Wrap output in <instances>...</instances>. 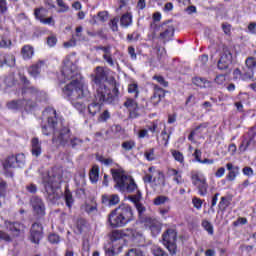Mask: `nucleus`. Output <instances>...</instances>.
<instances>
[{
    "label": "nucleus",
    "mask_w": 256,
    "mask_h": 256,
    "mask_svg": "<svg viewBox=\"0 0 256 256\" xmlns=\"http://www.w3.org/2000/svg\"><path fill=\"white\" fill-rule=\"evenodd\" d=\"M44 115L48 116L46 122L42 123L43 135L49 136L53 134L52 143L58 147H72V149H81L83 140L71 136V130L63 126V122L57 118V111L48 108L44 111Z\"/></svg>",
    "instance_id": "obj_1"
},
{
    "label": "nucleus",
    "mask_w": 256,
    "mask_h": 256,
    "mask_svg": "<svg viewBox=\"0 0 256 256\" xmlns=\"http://www.w3.org/2000/svg\"><path fill=\"white\" fill-rule=\"evenodd\" d=\"M58 80L60 83L71 81L62 89L63 95L68 97V99H83V97H86V99L91 98V92L89 91L87 84H85L83 76L79 73L77 65L73 64L71 60H64V66L62 67L61 74L58 76Z\"/></svg>",
    "instance_id": "obj_2"
},
{
    "label": "nucleus",
    "mask_w": 256,
    "mask_h": 256,
    "mask_svg": "<svg viewBox=\"0 0 256 256\" xmlns=\"http://www.w3.org/2000/svg\"><path fill=\"white\" fill-rule=\"evenodd\" d=\"M92 87H96V99L117 103L119 101V84L115 78H109V69L97 66L90 75Z\"/></svg>",
    "instance_id": "obj_3"
},
{
    "label": "nucleus",
    "mask_w": 256,
    "mask_h": 256,
    "mask_svg": "<svg viewBox=\"0 0 256 256\" xmlns=\"http://www.w3.org/2000/svg\"><path fill=\"white\" fill-rule=\"evenodd\" d=\"M110 171L114 179V187L117 189V191H120V193H135L136 191V194L128 196V199L134 203L138 211L140 223H143V220L145 219H149L150 217L145 215L147 208L141 204L142 194L137 188V183H135V180L131 176L127 175L123 168H112Z\"/></svg>",
    "instance_id": "obj_4"
},
{
    "label": "nucleus",
    "mask_w": 256,
    "mask_h": 256,
    "mask_svg": "<svg viewBox=\"0 0 256 256\" xmlns=\"http://www.w3.org/2000/svg\"><path fill=\"white\" fill-rule=\"evenodd\" d=\"M60 183L61 179L59 176L47 174L43 177V185L46 191V197L48 201H51V203H55V201L59 199V193H57V189H59Z\"/></svg>",
    "instance_id": "obj_5"
},
{
    "label": "nucleus",
    "mask_w": 256,
    "mask_h": 256,
    "mask_svg": "<svg viewBox=\"0 0 256 256\" xmlns=\"http://www.w3.org/2000/svg\"><path fill=\"white\" fill-rule=\"evenodd\" d=\"M162 241L170 255H177V231L175 229L168 228L162 235Z\"/></svg>",
    "instance_id": "obj_6"
},
{
    "label": "nucleus",
    "mask_w": 256,
    "mask_h": 256,
    "mask_svg": "<svg viewBox=\"0 0 256 256\" xmlns=\"http://www.w3.org/2000/svg\"><path fill=\"white\" fill-rule=\"evenodd\" d=\"M3 167L5 171H9V169H22V167H25V154L19 153L8 156Z\"/></svg>",
    "instance_id": "obj_7"
},
{
    "label": "nucleus",
    "mask_w": 256,
    "mask_h": 256,
    "mask_svg": "<svg viewBox=\"0 0 256 256\" xmlns=\"http://www.w3.org/2000/svg\"><path fill=\"white\" fill-rule=\"evenodd\" d=\"M30 205L32 207V213L35 219H43V217L46 215V207L43 199L39 198L38 196H33L30 199Z\"/></svg>",
    "instance_id": "obj_8"
},
{
    "label": "nucleus",
    "mask_w": 256,
    "mask_h": 256,
    "mask_svg": "<svg viewBox=\"0 0 256 256\" xmlns=\"http://www.w3.org/2000/svg\"><path fill=\"white\" fill-rule=\"evenodd\" d=\"M233 63V54L231 49L227 46H223L220 59L218 61L217 67L220 71H229V66Z\"/></svg>",
    "instance_id": "obj_9"
},
{
    "label": "nucleus",
    "mask_w": 256,
    "mask_h": 256,
    "mask_svg": "<svg viewBox=\"0 0 256 256\" xmlns=\"http://www.w3.org/2000/svg\"><path fill=\"white\" fill-rule=\"evenodd\" d=\"M192 184L197 187L199 195L205 197L207 195V190L209 189V184H207V179L199 173L192 174L191 176Z\"/></svg>",
    "instance_id": "obj_10"
},
{
    "label": "nucleus",
    "mask_w": 256,
    "mask_h": 256,
    "mask_svg": "<svg viewBox=\"0 0 256 256\" xmlns=\"http://www.w3.org/2000/svg\"><path fill=\"white\" fill-rule=\"evenodd\" d=\"M43 237V224L37 222L33 223L30 228V235L28 237L29 241H31V243H34V245H39Z\"/></svg>",
    "instance_id": "obj_11"
},
{
    "label": "nucleus",
    "mask_w": 256,
    "mask_h": 256,
    "mask_svg": "<svg viewBox=\"0 0 256 256\" xmlns=\"http://www.w3.org/2000/svg\"><path fill=\"white\" fill-rule=\"evenodd\" d=\"M107 223L108 225H110V227H112V229L125 227V225H127L125 223V220L121 217V215L117 211V208H115L108 214Z\"/></svg>",
    "instance_id": "obj_12"
},
{
    "label": "nucleus",
    "mask_w": 256,
    "mask_h": 256,
    "mask_svg": "<svg viewBox=\"0 0 256 256\" xmlns=\"http://www.w3.org/2000/svg\"><path fill=\"white\" fill-rule=\"evenodd\" d=\"M104 103H108L109 105H113L116 102H108L107 100H98L97 92L94 94V100L92 103L88 105V113L91 117H95L97 113H101V107Z\"/></svg>",
    "instance_id": "obj_13"
},
{
    "label": "nucleus",
    "mask_w": 256,
    "mask_h": 256,
    "mask_svg": "<svg viewBox=\"0 0 256 256\" xmlns=\"http://www.w3.org/2000/svg\"><path fill=\"white\" fill-rule=\"evenodd\" d=\"M117 212L120 214V217H122V220H124L125 224L131 223L133 221V208L127 204L119 205L116 208Z\"/></svg>",
    "instance_id": "obj_14"
},
{
    "label": "nucleus",
    "mask_w": 256,
    "mask_h": 256,
    "mask_svg": "<svg viewBox=\"0 0 256 256\" xmlns=\"http://www.w3.org/2000/svg\"><path fill=\"white\" fill-rule=\"evenodd\" d=\"M5 226L14 237H21V235H23L25 232V225H23L21 222L5 221Z\"/></svg>",
    "instance_id": "obj_15"
},
{
    "label": "nucleus",
    "mask_w": 256,
    "mask_h": 256,
    "mask_svg": "<svg viewBox=\"0 0 256 256\" xmlns=\"http://www.w3.org/2000/svg\"><path fill=\"white\" fill-rule=\"evenodd\" d=\"M142 223H144L146 227H149L153 237H157V235L161 233L162 224L159 220L150 217L144 219Z\"/></svg>",
    "instance_id": "obj_16"
},
{
    "label": "nucleus",
    "mask_w": 256,
    "mask_h": 256,
    "mask_svg": "<svg viewBox=\"0 0 256 256\" xmlns=\"http://www.w3.org/2000/svg\"><path fill=\"white\" fill-rule=\"evenodd\" d=\"M124 107H127L130 119H137V117H139V109H141V107L139 106V104H137V101H135V99L128 98L124 102Z\"/></svg>",
    "instance_id": "obj_17"
},
{
    "label": "nucleus",
    "mask_w": 256,
    "mask_h": 256,
    "mask_svg": "<svg viewBox=\"0 0 256 256\" xmlns=\"http://www.w3.org/2000/svg\"><path fill=\"white\" fill-rule=\"evenodd\" d=\"M168 23H171V20L163 22L161 25L164 31L160 33V39H163L164 43L167 41H171V39H173L175 35V27H173V25L167 26Z\"/></svg>",
    "instance_id": "obj_18"
},
{
    "label": "nucleus",
    "mask_w": 256,
    "mask_h": 256,
    "mask_svg": "<svg viewBox=\"0 0 256 256\" xmlns=\"http://www.w3.org/2000/svg\"><path fill=\"white\" fill-rule=\"evenodd\" d=\"M120 199L119 195L111 194V195H102V203L103 205H107L108 207H113V205H118Z\"/></svg>",
    "instance_id": "obj_19"
},
{
    "label": "nucleus",
    "mask_w": 256,
    "mask_h": 256,
    "mask_svg": "<svg viewBox=\"0 0 256 256\" xmlns=\"http://www.w3.org/2000/svg\"><path fill=\"white\" fill-rule=\"evenodd\" d=\"M6 107L11 111H21V109L25 108V100L24 98L18 100H11L7 102Z\"/></svg>",
    "instance_id": "obj_20"
},
{
    "label": "nucleus",
    "mask_w": 256,
    "mask_h": 256,
    "mask_svg": "<svg viewBox=\"0 0 256 256\" xmlns=\"http://www.w3.org/2000/svg\"><path fill=\"white\" fill-rule=\"evenodd\" d=\"M41 11H43V8H36L34 10V16L36 17V19L44 25H55V20H53V17L43 18V16L41 15Z\"/></svg>",
    "instance_id": "obj_21"
},
{
    "label": "nucleus",
    "mask_w": 256,
    "mask_h": 256,
    "mask_svg": "<svg viewBox=\"0 0 256 256\" xmlns=\"http://www.w3.org/2000/svg\"><path fill=\"white\" fill-rule=\"evenodd\" d=\"M245 63L250 72L246 73L243 79H253V68L256 67V58L249 57L246 59Z\"/></svg>",
    "instance_id": "obj_22"
},
{
    "label": "nucleus",
    "mask_w": 256,
    "mask_h": 256,
    "mask_svg": "<svg viewBox=\"0 0 256 256\" xmlns=\"http://www.w3.org/2000/svg\"><path fill=\"white\" fill-rule=\"evenodd\" d=\"M256 133H255V127L250 128V131L248 132L249 139H244L240 145V149L242 151H247V147L253 143V140L255 139Z\"/></svg>",
    "instance_id": "obj_23"
},
{
    "label": "nucleus",
    "mask_w": 256,
    "mask_h": 256,
    "mask_svg": "<svg viewBox=\"0 0 256 256\" xmlns=\"http://www.w3.org/2000/svg\"><path fill=\"white\" fill-rule=\"evenodd\" d=\"M27 95H29L30 97H37V95H39V90H37V88L33 86L31 87L24 86L22 88V96L24 101H26L28 97Z\"/></svg>",
    "instance_id": "obj_24"
},
{
    "label": "nucleus",
    "mask_w": 256,
    "mask_h": 256,
    "mask_svg": "<svg viewBox=\"0 0 256 256\" xmlns=\"http://www.w3.org/2000/svg\"><path fill=\"white\" fill-rule=\"evenodd\" d=\"M45 65L44 61H39L38 63L32 65L29 70L28 73L31 75V77H39V74L41 73V67H43Z\"/></svg>",
    "instance_id": "obj_25"
},
{
    "label": "nucleus",
    "mask_w": 256,
    "mask_h": 256,
    "mask_svg": "<svg viewBox=\"0 0 256 256\" xmlns=\"http://www.w3.org/2000/svg\"><path fill=\"white\" fill-rule=\"evenodd\" d=\"M35 54V50L33 49V46L31 45H25L21 49V55L23 59H31L33 55Z\"/></svg>",
    "instance_id": "obj_26"
},
{
    "label": "nucleus",
    "mask_w": 256,
    "mask_h": 256,
    "mask_svg": "<svg viewBox=\"0 0 256 256\" xmlns=\"http://www.w3.org/2000/svg\"><path fill=\"white\" fill-rule=\"evenodd\" d=\"M32 155L34 157H39L41 155V142H39V138H33L32 141Z\"/></svg>",
    "instance_id": "obj_27"
},
{
    "label": "nucleus",
    "mask_w": 256,
    "mask_h": 256,
    "mask_svg": "<svg viewBox=\"0 0 256 256\" xmlns=\"http://www.w3.org/2000/svg\"><path fill=\"white\" fill-rule=\"evenodd\" d=\"M193 83L194 85H196V87H201V88L211 87V82L201 77L193 78Z\"/></svg>",
    "instance_id": "obj_28"
},
{
    "label": "nucleus",
    "mask_w": 256,
    "mask_h": 256,
    "mask_svg": "<svg viewBox=\"0 0 256 256\" xmlns=\"http://www.w3.org/2000/svg\"><path fill=\"white\" fill-rule=\"evenodd\" d=\"M87 229V220L80 218L77 220L76 222V233L78 235H81V233H83V231H85Z\"/></svg>",
    "instance_id": "obj_29"
},
{
    "label": "nucleus",
    "mask_w": 256,
    "mask_h": 256,
    "mask_svg": "<svg viewBox=\"0 0 256 256\" xmlns=\"http://www.w3.org/2000/svg\"><path fill=\"white\" fill-rule=\"evenodd\" d=\"M91 183H97L99 181V166L94 165L90 171Z\"/></svg>",
    "instance_id": "obj_30"
},
{
    "label": "nucleus",
    "mask_w": 256,
    "mask_h": 256,
    "mask_svg": "<svg viewBox=\"0 0 256 256\" xmlns=\"http://www.w3.org/2000/svg\"><path fill=\"white\" fill-rule=\"evenodd\" d=\"M108 237L111 243H114V241H119L120 239H123V233L121 232V230H114L108 234Z\"/></svg>",
    "instance_id": "obj_31"
},
{
    "label": "nucleus",
    "mask_w": 256,
    "mask_h": 256,
    "mask_svg": "<svg viewBox=\"0 0 256 256\" xmlns=\"http://www.w3.org/2000/svg\"><path fill=\"white\" fill-rule=\"evenodd\" d=\"M125 235L127 237H131L132 239H139V237H143V234L141 232H137V230L132 228H127L125 230Z\"/></svg>",
    "instance_id": "obj_32"
},
{
    "label": "nucleus",
    "mask_w": 256,
    "mask_h": 256,
    "mask_svg": "<svg viewBox=\"0 0 256 256\" xmlns=\"http://www.w3.org/2000/svg\"><path fill=\"white\" fill-rule=\"evenodd\" d=\"M64 199H65L66 206H68V208L71 209L74 203L73 194H71V191L69 190L65 191Z\"/></svg>",
    "instance_id": "obj_33"
},
{
    "label": "nucleus",
    "mask_w": 256,
    "mask_h": 256,
    "mask_svg": "<svg viewBox=\"0 0 256 256\" xmlns=\"http://www.w3.org/2000/svg\"><path fill=\"white\" fill-rule=\"evenodd\" d=\"M125 256H145V252L141 248H131Z\"/></svg>",
    "instance_id": "obj_34"
},
{
    "label": "nucleus",
    "mask_w": 256,
    "mask_h": 256,
    "mask_svg": "<svg viewBox=\"0 0 256 256\" xmlns=\"http://www.w3.org/2000/svg\"><path fill=\"white\" fill-rule=\"evenodd\" d=\"M120 24L122 27H129L131 25V15H122V17L120 18Z\"/></svg>",
    "instance_id": "obj_35"
},
{
    "label": "nucleus",
    "mask_w": 256,
    "mask_h": 256,
    "mask_svg": "<svg viewBox=\"0 0 256 256\" xmlns=\"http://www.w3.org/2000/svg\"><path fill=\"white\" fill-rule=\"evenodd\" d=\"M104 251L106 253V256H115V247H113V244L111 242H108L104 246Z\"/></svg>",
    "instance_id": "obj_36"
},
{
    "label": "nucleus",
    "mask_w": 256,
    "mask_h": 256,
    "mask_svg": "<svg viewBox=\"0 0 256 256\" xmlns=\"http://www.w3.org/2000/svg\"><path fill=\"white\" fill-rule=\"evenodd\" d=\"M122 149H124V151H133V149H135V141L128 140L123 142Z\"/></svg>",
    "instance_id": "obj_37"
},
{
    "label": "nucleus",
    "mask_w": 256,
    "mask_h": 256,
    "mask_svg": "<svg viewBox=\"0 0 256 256\" xmlns=\"http://www.w3.org/2000/svg\"><path fill=\"white\" fill-rule=\"evenodd\" d=\"M167 201H169V197L160 195L154 199L153 203L154 205L159 206V205H165Z\"/></svg>",
    "instance_id": "obj_38"
},
{
    "label": "nucleus",
    "mask_w": 256,
    "mask_h": 256,
    "mask_svg": "<svg viewBox=\"0 0 256 256\" xmlns=\"http://www.w3.org/2000/svg\"><path fill=\"white\" fill-rule=\"evenodd\" d=\"M239 173V166H235L233 170H230L226 176L228 181H235L237 174Z\"/></svg>",
    "instance_id": "obj_39"
},
{
    "label": "nucleus",
    "mask_w": 256,
    "mask_h": 256,
    "mask_svg": "<svg viewBox=\"0 0 256 256\" xmlns=\"http://www.w3.org/2000/svg\"><path fill=\"white\" fill-rule=\"evenodd\" d=\"M154 81H157L162 87H169V82L165 80V78L161 75H154L153 76Z\"/></svg>",
    "instance_id": "obj_40"
},
{
    "label": "nucleus",
    "mask_w": 256,
    "mask_h": 256,
    "mask_svg": "<svg viewBox=\"0 0 256 256\" xmlns=\"http://www.w3.org/2000/svg\"><path fill=\"white\" fill-rule=\"evenodd\" d=\"M128 93H134L135 99L139 97V86L137 84H129Z\"/></svg>",
    "instance_id": "obj_41"
},
{
    "label": "nucleus",
    "mask_w": 256,
    "mask_h": 256,
    "mask_svg": "<svg viewBox=\"0 0 256 256\" xmlns=\"http://www.w3.org/2000/svg\"><path fill=\"white\" fill-rule=\"evenodd\" d=\"M202 227L209 233V235H213V224H211V222L207 220L202 221Z\"/></svg>",
    "instance_id": "obj_42"
},
{
    "label": "nucleus",
    "mask_w": 256,
    "mask_h": 256,
    "mask_svg": "<svg viewBox=\"0 0 256 256\" xmlns=\"http://www.w3.org/2000/svg\"><path fill=\"white\" fill-rule=\"evenodd\" d=\"M72 105L80 113H83V111H85V104L81 101H75V99H72Z\"/></svg>",
    "instance_id": "obj_43"
},
{
    "label": "nucleus",
    "mask_w": 256,
    "mask_h": 256,
    "mask_svg": "<svg viewBox=\"0 0 256 256\" xmlns=\"http://www.w3.org/2000/svg\"><path fill=\"white\" fill-rule=\"evenodd\" d=\"M229 204H230L229 200L227 199V197L224 196V197H221L218 207L222 211H225V209L229 207Z\"/></svg>",
    "instance_id": "obj_44"
},
{
    "label": "nucleus",
    "mask_w": 256,
    "mask_h": 256,
    "mask_svg": "<svg viewBox=\"0 0 256 256\" xmlns=\"http://www.w3.org/2000/svg\"><path fill=\"white\" fill-rule=\"evenodd\" d=\"M96 159H97V161H99L100 163H103L106 166L112 165V163H113V159L105 158V157L100 156V155H97Z\"/></svg>",
    "instance_id": "obj_45"
},
{
    "label": "nucleus",
    "mask_w": 256,
    "mask_h": 256,
    "mask_svg": "<svg viewBox=\"0 0 256 256\" xmlns=\"http://www.w3.org/2000/svg\"><path fill=\"white\" fill-rule=\"evenodd\" d=\"M152 251L154 256H169V254L161 247H155Z\"/></svg>",
    "instance_id": "obj_46"
},
{
    "label": "nucleus",
    "mask_w": 256,
    "mask_h": 256,
    "mask_svg": "<svg viewBox=\"0 0 256 256\" xmlns=\"http://www.w3.org/2000/svg\"><path fill=\"white\" fill-rule=\"evenodd\" d=\"M172 156L174 157L175 161H178L179 163H183L184 157L183 153L177 150H172Z\"/></svg>",
    "instance_id": "obj_47"
},
{
    "label": "nucleus",
    "mask_w": 256,
    "mask_h": 256,
    "mask_svg": "<svg viewBox=\"0 0 256 256\" xmlns=\"http://www.w3.org/2000/svg\"><path fill=\"white\" fill-rule=\"evenodd\" d=\"M108 119H111V113H109V110H104L102 114H100L98 121L105 122Z\"/></svg>",
    "instance_id": "obj_48"
},
{
    "label": "nucleus",
    "mask_w": 256,
    "mask_h": 256,
    "mask_svg": "<svg viewBox=\"0 0 256 256\" xmlns=\"http://www.w3.org/2000/svg\"><path fill=\"white\" fill-rule=\"evenodd\" d=\"M171 173L174 176L173 181H176L178 185H181V183H183V179L181 178V175H179V172L175 169H172Z\"/></svg>",
    "instance_id": "obj_49"
},
{
    "label": "nucleus",
    "mask_w": 256,
    "mask_h": 256,
    "mask_svg": "<svg viewBox=\"0 0 256 256\" xmlns=\"http://www.w3.org/2000/svg\"><path fill=\"white\" fill-rule=\"evenodd\" d=\"M147 129L151 133H159V125L157 124V121H154L151 123V125H148Z\"/></svg>",
    "instance_id": "obj_50"
},
{
    "label": "nucleus",
    "mask_w": 256,
    "mask_h": 256,
    "mask_svg": "<svg viewBox=\"0 0 256 256\" xmlns=\"http://www.w3.org/2000/svg\"><path fill=\"white\" fill-rule=\"evenodd\" d=\"M48 241L52 244H57L59 243V241H61V238L59 237V235L53 233L48 236Z\"/></svg>",
    "instance_id": "obj_51"
},
{
    "label": "nucleus",
    "mask_w": 256,
    "mask_h": 256,
    "mask_svg": "<svg viewBox=\"0 0 256 256\" xmlns=\"http://www.w3.org/2000/svg\"><path fill=\"white\" fill-rule=\"evenodd\" d=\"M151 103L154 105H159V103H161V98H159V92H157V90H154V94L151 97Z\"/></svg>",
    "instance_id": "obj_52"
},
{
    "label": "nucleus",
    "mask_w": 256,
    "mask_h": 256,
    "mask_svg": "<svg viewBox=\"0 0 256 256\" xmlns=\"http://www.w3.org/2000/svg\"><path fill=\"white\" fill-rule=\"evenodd\" d=\"M26 104H24V108L25 109H35V107H37V102L32 101L31 99L26 98Z\"/></svg>",
    "instance_id": "obj_53"
},
{
    "label": "nucleus",
    "mask_w": 256,
    "mask_h": 256,
    "mask_svg": "<svg viewBox=\"0 0 256 256\" xmlns=\"http://www.w3.org/2000/svg\"><path fill=\"white\" fill-rule=\"evenodd\" d=\"M144 155L147 161H153L155 159V149H150L149 151L145 152Z\"/></svg>",
    "instance_id": "obj_54"
},
{
    "label": "nucleus",
    "mask_w": 256,
    "mask_h": 256,
    "mask_svg": "<svg viewBox=\"0 0 256 256\" xmlns=\"http://www.w3.org/2000/svg\"><path fill=\"white\" fill-rule=\"evenodd\" d=\"M58 7H61L60 12L65 13V11H69V6L65 4L63 0H57Z\"/></svg>",
    "instance_id": "obj_55"
},
{
    "label": "nucleus",
    "mask_w": 256,
    "mask_h": 256,
    "mask_svg": "<svg viewBox=\"0 0 256 256\" xmlns=\"http://www.w3.org/2000/svg\"><path fill=\"white\" fill-rule=\"evenodd\" d=\"M0 47H3V48L11 47V40L6 37H2L0 40Z\"/></svg>",
    "instance_id": "obj_56"
},
{
    "label": "nucleus",
    "mask_w": 256,
    "mask_h": 256,
    "mask_svg": "<svg viewBox=\"0 0 256 256\" xmlns=\"http://www.w3.org/2000/svg\"><path fill=\"white\" fill-rule=\"evenodd\" d=\"M192 203L195 207V209H201V207L203 206V200H201L200 198L194 197L192 199Z\"/></svg>",
    "instance_id": "obj_57"
},
{
    "label": "nucleus",
    "mask_w": 256,
    "mask_h": 256,
    "mask_svg": "<svg viewBox=\"0 0 256 256\" xmlns=\"http://www.w3.org/2000/svg\"><path fill=\"white\" fill-rule=\"evenodd\" d=\"M26 190L28 191V193H32V195H35V193H37V185L30 183L26 185Z\"/></svg>",
    "instance_id": "obj_58"
},
{
    "label": "nucleus",
    "mask_w": 256,
    "mask_h": 256,
    "mask_svg": "<svg viewBox=\"0 0 256 256\" xmlns=\"http://www.w3.org/2000/svg\"><path fill=\"white\" fill-rule=\"evenodd\" d=\"M7 13V0H0V15Z\"/></svg>",
    "instance_id": "obj_59"
},
{
    "label": "nucleus",
    "mask_w": 256,
    "mask_h": 256,
    "mask_svg": "<svg viewBox=\"0 0 256 256\" xmlns=\"http://www.w3.org/2000/svg\"><path fill=\"white\" fill-rule=\"evenodd\" d=\"M47 45H49V47H55L57 45V37L49 36L47 38Z\"/></svg>",
    "instance_id": "obj_60"
},
{
    "label": "nucleus",
    "mask_w": 256,
    "mask_h": 256,
    "mask_svg": "<svg viewBox=\"0 0 256 256\" xmlns=\"http://www.w3.org/2000/svg\"><path fill=\"white\" fill-rule=\"evenodd\" d=\"M98 21L105 23L107 21V11H102L97 14Z\"/></svg>",
    "instance_id": "obj_61"
},
{
    "label": "nucleus",
    "mask_w": 256,
    "mask_h": 256,
    "mask_svg": "<svg viewBox=\"0 0 256 256\" xmlns=\"http://www.w3.org/2000/svg\"><path fill=\"white\" fill-rule=\"evenodd\" d=\"M154 91H157L160 99H163V97H165V90L159 87V85H154Z\"/></svg>",
    "instance_id": "obj_62"
},
{
    "label": "nucleus",
    "mask_w": 256,
    "mask_h": 256,
    "mask_svg": "<svg viewBox=\"0 0 256 256\" xmlns=\"http://www.w3.org/2000/svg\"><path fill=\"white\" fill-rule=\"evenodd\" d=\"M0 239H2V241H6L7 243H11L12 241L11 236L3 231H0Z\"/></svg>",
    "instance_id": "obj_63"
},
{
    "label": "nucleus",
    "mask_w": 256,
    "mask_h": 256,
    "mask_svg": "<svg viewBox=\"0 0 256 256\" xmlns=\"http://www.w3.org/2000/svg\"><path fill=\"white\" fill-rule=\"evenodd\" d=\"M118 23H119V18H114V19L111 20L110 27H111L112 31H117V29H118L117 24Z\"/></svg>",
    "instance_id": "obj_64"
}]
</instances>
